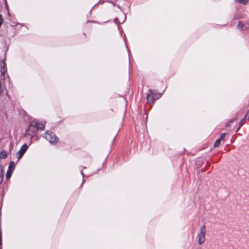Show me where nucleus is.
<instances>
[{
	"label": "nucleus",
	"instance_id": "f03ea898",
	"mask_svg": "<svg viewBox=\"0 0 249 249\" xmlns=\"http://www.w3.org/2000/svg\"><path fill=\"white\" fill-rule=\"evenodd\" d=\"M3 52H4V58L2 60V66H1V75L4 76V73L6 71V68L5 67L6 66V63H5V60L6 58V54L7 52L8 51L9 49V44H8L5 40L3 42Z\"/></svg>",
	"mask_w": 249,
	"mask_h": 249
},
{
	"label": "nucleus",
	"instance_id": "20e7f679",
	"mask_svg": "<svg viewBox=\"0 0 249 249\" xmlns=\"http://www.w3.org/2000/svg\"><path fill=\"white\" fill-rule=\"evenodd\" d=\"M206 233V226L205 225L202 226L200 228V232L197 235L198 242L199 245H202L205 241V234Z\"/></svg>",
	"mask_w": 249,
	"mask_h": 249
},
{
	"label": "nucleus",
	"instance_id": "f3484780",
	"mask_svg": "<svg viewBox=\"0 0 249 249\" xmlns=\"http://www.w3.org/2000/svg\"><path fill=\"white\" fill-rule=\"evenodd\" d=\"M3 1H4L5 2V7L7 9V10L8 11V15H10V13L9 12V9H8V5H7V0H3Z\"/></svg>",
	"mask_w": 249,
	"mask_h": 249
},
{
	"label": "nucleus",
	"instance_id": "1a4fd4ad",
	"mask_svg": "<svg viewBox=\"0 0 249 249\" xmlns=\"http://www.w3.org/2000/svg\"><path fill=\"white\" fill-rule=\"evenodd\" d=\"M16 163L14 161H11L8 166V170L10 171H13L15 168Z\"/></svg>",
	"mask_w": 249,
	"mask_h": 249
},
{
	"label": "nucleus",
	"instance_id": "39448f33",
	"mask_svg": "<svg viewBox=\"0 0 249 249\" xmlns=\"http://www.w3.org/2000/svg\"><path fill=\"white\" fill-rule=\"evenodd\" d=\"M28 148V146L27 144L24 143L22 145L19 150L17 153V156L18 160L22 157L26 151L27 150Z\"/></svg>",
	"mask_w": 249,
	"mask_h": 249
},
{
	"label": "nucleus",
	"instance_id": "9b49d317",
	"mask_svg": "<svg viewBox=\"0 0 249 249\" xmlns=\"http://www.w3.org/2000/svg\"><path fill=\"white\" fill-rule=\"evenodd\" d=\"M124 19L122 20V22L120 21H119V19H118V18H116L114 19V22H115L116 24H122V23H123L125 21V19H126V15L124 14Z\"/></svg>",
	"mask_w": 249,
	"mask_h": 249
},
{
	"label": "nucleus",
	"instance_id": "2eb2a0df",
	"mask_svg": "<svg viewBox=\"0 0 249 249\" xmlns=\"http://www.w3.org/2000/svg\"><path fill=\"white\" fill-rule=\"evenodd\" d=\"M220 142H221V140H220V139H217L215 141V142H214V143L213 146H214V147L218 146L220 144Z\"/></svg>",
	"mask_w": 249,
	"mask_h": 249
},
{
	"label": "nucleus",
	"instance_id": "a211bd4d",
	"mask_svg": "<svg viewBox=\"0 0 249 249\" xmlns=\"http://www.w3.org/2000/svg\"><path fill=\"white\" fill-rule=\"evenodd\" d=\"M226 136V133H222L221 135H220V138H219V139H220V140L221 141L222 140H223L224 137H225Z\"/></svg>",
	"mask_w": 249,
	"mask_h": 249
},
{
	"label": "nucleus",
	"instance_id": "4be33fe9",
	"mask_svg": "<svg viewBox=\"0 0 249 249\" xmlns=\"http://www.w3.org/2000/svg\"><path fill=\"white\" fill-rule=\"evenodd\" d=\"M83 168V169H85V168H86V167L84 166Z\"/></svg>",
	"mask_w": 249,
	"mask_h": 249
},
{
	"label": "nucleus",
	"instance_id": "6e6552de",
	"mask_svg": "<svg viewBox=\"0 0 249 249\" xmlns=\"http://www.w3.org/2000/svg\"><path fill=\"white\" fill-rule=\"evenodd\" d=\"M238 29L240 30L241 31H243L244 28L245 30H247L249 28V25L245 26L244 24L241 21H238V24L237 26Z\"/></svg>",
	"mask_w": 249,
	"mask_h": 249
},
{
	"label": "nucleus",
	"instance_id": "5701e85b",
	"mask_svg": "<svg viewBox=\"0 0 249 249\" xmlns=\"http://www.w3.org/2000/svg\"><path fill=\"white\" fill-rule=\"evenodd\" d=\"M111 3H112V5H114V3H112V2H111Z\"/></svg>",
	"mask_w": 249,
	"mask_h": 249
},
{
	"label": "nucleus",
	"instance_id": "dca6fc26",
	"mask_svg": "<svg viewBox=\"0 0 249 249\" xmlns=\"http://www.w3.org/2000/svg\"><path fill=\"white\" fill-rule=\"evenodd\" d=\"M12 172V171H10L9 170H8L7 171L6 174V177L7 179H8L11 177Z\"/></svg>",
	"mask_w": 249,
	"mask_h": 249
},
{
	"label": "nucleus",
	"instance_id": "4468645a",
	"mask_svg": "<svg viewBox=\"0 0 249 249\" xmlns=\"http://www.w3.org/2000/svg\"><path fill=\"white\" fill-rule=\"evenodd\" d=\"M249 0H235V1L243 5H246L247 4Z\"/></svg>",
	"mask_w": 249,
	"mask_h": 249
},
{
	"label": "nucleus",
	"instance_id": "f8f14e48",
	"mask_svg": "<svg viewBox=\"0 0 249 249\" xmlns=\"http://www.w3.org/2000/svg\"><path fill=\"white\" fill-rule=\"evenodd\" d=\"M246 119V116H245L244 117V118L239 122V126L237 128V129L236 130V132H237L239 130V129L240 128V127L243 125L244 122H245Z\"/></svg>",
	"mask_w": 249,
	"mask_h": 249
},
{
	"label": "nucleus",
	"instance_id": "f257e3e1",
	"mask_svg": "<svg viewBox=\"0 0 249 249\" xmlns=\"http://www.w3.org/2000/svg\"><path fill=\"white\" fill-rule=\"evenodd\" d=\"M45 125L41 123H38L36 120H33L29 124L28 128L26 129L25 133L26 135L31 136L32 138L36 132L40 130H44Z\"/></svg>",
	"mask_w": 249,
	"mask_h": 249
},
{
	"label": "nucleus",
	"instance_id": "412c9836",
	"mask_svg": "<svg viewBox=\"0 0 249 249\" xmlns=\"http://www.w3.org/2000/svg\"><path fill=\"white\" fill-rule=\"evenodd\" d=\"M116 135H117V134ZM116 136H117V135H116V136L114 137V139H115L116 138Z\"/></svg>",
	"mask_w": 249,
	"mask_h": 249
},
{
	"label": "nucleus",
	"instance_id": "0eeeda50",
	"mask_svg": "<svg viewBox=\"0 0 249 249\" xmlns=\"http://www.w3.org/2000/svg\"><path fill=\"white\" fill-rule=\"evenodd\" d=\"M147 102L148 103H153L155 99L154 97V95L150 92H148V93L146 95Z\"/></svg>",
	"mask_w": 249,
	"mask_h": 249
},
{
	"label": "nucleus",
	"instance_id": "ddd939ff",
	"mask_svg": "<svg viewBox=\"0 0 249 249\" xmlns=\"http://www.w3.org/2000/svg\"><path fill=\"white\" fill-rule=\"evenodd\" d=\"M3 180V167H0V184L2 182Z\"/></svg>",
	"mask_w": 249,
	"mask_h": 249
},
{
	"label": "nucleus",
	"instance_id": "aec40b11",
	"mask_svg": "<svg viewBox=\"0 0 249 249\" xmlns=\"http://www.w3.org/2000/svg\"><path fill=\"white\" fill-rule=\"evenodd\" d=\"M94 6H95V5H94L93 7H92V8H91V10H90V11L92 10V9H93V7H94Z\"/></svg>",
	"mask_w": 249,
	"mask_h": 249
},
{
	"label": "nucleus",
	"instance_id": "9d476101",
	"mask_svg": "<svg viewBox=\"0 0 249 249\" xmlns=\"http://www.w3.org/2000/svg\"><path fill=\"white\" fill-rule=\"evenodd\" d=\"M7 157V153L5 150H2L0 152V159H4Z\"/></svg>",
	"mask_w": 249,
	"mask_h": 249
},
{
	"label": "nucleus",
	"instance_id": "6ab92c4d",
	"mask_svg": "<svg viewBox=\"0 0 249 249\" xmlns=\"http://www.w3.org/2000/svg\"><path fill=\"white\" fill-rule=\"evenodd\" d=\"M81 174L83 176V177H84V173H83V170H82L81 171Z\"/></svg>",
	"mask_w": 249,
	"mask_h": 249
},
{
	"label": "nucleus",
	"instance_id": "7ed1b4c3",
	"mask_svg": "<svg viewBox=\"0 0 249 249\" xmlns=\"http://www.w3.org/2000/svg\"><path fill=\"white\" fill-rule=\"evenodd\" d=\"M43 137L52 144H55L58 141V138L51 131H47Z\"/></svg>",
	"mask_w": 249,
	"mask_h": 249
},
{
	"label": "nucleus",
	"instance_id": "423d86ee",
	"mask_svg": "<svg viewBox=\"0 0 249 249\" xmlns=\"http://www.w3.org/2000/svg\"><path fill=\"white\" fill-rule=\"evenodd\" d=\"M148 92H150L154 95V97L155 99H158L160 98L162 95V93L157 92L155 90L152 89H149Z\"/></svg>",
	"mask_w": 249,
	"mask_h": 249
}]
</instances>
